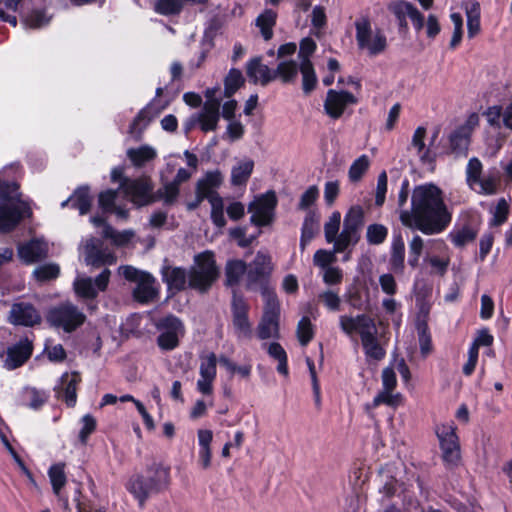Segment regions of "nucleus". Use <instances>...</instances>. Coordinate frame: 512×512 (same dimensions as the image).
Instances as JSON below:
<instances>
[{"instance_id": "obj_40", "label": "nucleus", "mask_w": 512, "mask_h": 512, "mask_svg": "<svg viewBox=\"0 0 512 512\" xmlns=\"http://www.w3.org/2000/svg\"><path fill=\"white\" fill-rule=\"evenodd\" d=\"M299 71L302 75V90L305 95L313 92L318 84V78L313 64H299Z\"/></svg>"}, {"instance_id": "obj_47", "label": "nucleus", "mask_w": 512, "mask_h": 512, "mask_svg": "<svg viewBox=\"0 0 512 512\" xmlns=\"http://www.w3.org/2000/svg\"><path fill=\"white\" fill-rule=\"evenodd\" d=\"M184 6V0H157L154 6L156 13L164 16L178 15Z\"/></svg>"}, {"instance_id": "obj_37", "label": "nucleus", "mask_w": 512, "mask_h": 512, "mask_svg": "<svg viewBox=\"0 0 512 512\" xmlns=\"http://www.w3.org/2000/svg\"><path fill=\"white\" fill-rule=\"evenodd\" d=\"M127 156L135 167H142L147 162L152 161L156 157V151L147 145L140 146L139 148H130L127 151Z\"/></svg>"}, {"instance_id": "obj_44", "label": "nucleus", "mask_w": 512, "mask_h": 512, "mask_svg": "<svg viewBox=\"0 0 512 512\" xmlns=\"http://www.w3.org/2000/svg\"><path fill=\"white\" fill-rule=\"evenodd\" d=\"M64 467L65 465L63 463H57L52 465L48 470L53 492L57 496L60 495V491L65 486L67 481Z\"/></svg>"}, {"instance_id": "obj_58", "label": "nucleus", "mask_w": 512, "mask_h": 512, "mask_svg": "<svg viewBox=\"0 0 512 512\" xmlns=\"http://www.w3.org/2000/svg\"><path fill=\"white\" fill-rule=\"evenodd\" d=\"M482 169V163L477 157H472L469 159L466 168V180L470 185L481 181Z\"/></svg>"}, {"instance_id": "obj_22", "label": "nucleus", "mask_w": 512, "mask_h": 512, "mask_svg": "<svg viewBox=\"0 0 512 512\" xmlns=\"http://www.w3.org/2000/svg\"><path fill=\"white\" fill-rule=\"evenodd\" d=\"M153 102L154 100L143 107L129 126V133L136 139L141 138L143 131L147 128L149 123L164 109V107L155 108Z\"/></svg>"}, {"instance_id": "obj_45", "label": "nucleus", "mask_w": 512, "mask_h": 512, "mask_svg": "<svg viewBox=\"0 0 512 512\" xmlns=\"http://www.w3.org/2000/svg\"><path fill=\"white\" fill-rule=\"evenodd\" d=\"M369 166L370 160L365 154L354 160L348 171L350 181L353 183L360 181L369 169Z\"/></svg>"}, {"instance_id": "obj_34", "label": "nucleus", "mask_w": 512, "mask_h": 512, "mask_svg": "<svg viewBox=\"0 0 512 512\" xmlns=\"http://www.w3.org/2000/svg\"><path fill=\"white\" fill-rule=\"evenodd\" d=\"M299 65L294 60L281 61L273 70L274 80L280 79L283 84H290L296 80Z\"/></svg>"}, {"instance_id": "obj_39", "label": "nucleus", "mask_w": 512, "mask_h": 512, "mask_svg": "<svg viewBox=\"0 0 512 512\" xmlns=\"http://www.w3.org/2000/svg\"><path fill=\"white\" fill-rule=\"evenodd\" d=\"M244 84L242 72L237 68H231L224 78V96L232 97Z\"/></svg>"}, {"instance_id": "obj_56", "label": "nucleus", "mask_w": 512, "mask_h": 512, "mask_svg": "<svg viewBox=\"0 0 512 512\" xmlns=\"http://www.w3.org/2000/svg\"><path fill=\"white\" fill-rule=\"evenodd\" d=\"M317 49L316 42L311 37H305L300 41L299 44V52L298 58L300 59V64L308 63L313 64L311 61V56L315 53Z\"/></svg>"}, {"instance_id": "obj_7", "label": "nucleus", "mask_w": 512, "mask_h": 512, "mask_svg": "<svg viewBox=\"0 0 512 512\" xmlns=\"http://www.w3.org/2000/svg\"><path fill=\"white\" fill-rule=\"evenodd\" d=\"M356 41L359 49H367L370 56L383 53L387 48V37L381 29H376L373 38L369 16H361L355 23Z\"/></svg>"}, {"instance_id": "obj_50", "label": "nucleus", "mask_w": 512, "mask_h": 512, "mask_svg": "<svg viewBox=\"0 0 512 512\" xmlns=\"http://www.w3.org/2000/svg\"><path fill=\"white\" fill-rule=\"evenodd\" d=\"M388 236V228L383 224H370L367 227L366 239L370 245L382 244Z\"/></svg>"}, {"instance_id": "obj_62", "label": "nucleus", "mask_w": 512, "mask_h": 512, "mask_svg": "<svg viewBox=\"0 0 512 512\" xmlns=\"http://www.w3.org/2000/svg\"><path fill=\"white\" fill-rule=\"evenodd\" d=\"M388 178L386 171H382L377 178V186L375 193V205L377 207L383 206L386 200Z\"/></svg>"}, {"instance_id": "obj_25", "label": "nucleus", "mask_w": 512, "mask_h": 512, "mask_svg": "<svg viewBox=\"0 0 512 512\" xmlns=\"http://www.w3.org/2000/svg\"><path fill=\"white\" fill-rule=\"evenodd\" d=\"M155 278L151 273L142 274V279L136 283L133 290V298L141 304L153 302L159 294V290L155 287Z\"/></svg>"}, {"instance_id": "obj_43", "label": "nucleus", "mask_w": 512, "mask_h": 512, "mask_svg": "<svg viewBox=\"0 0 512 512\" xmlns=\"http://www.w3.org/2000/svg\"><path fill=\"white\" fill-rule=\"evenodd\" d=\"M424 251V241L421 236L414 235L409 242L408 260L407 263L411 269L418 268L420 258Z\"/></svg>"}, {"instance_id": "obj_20", "label": "nucleus", "mask_w": 512, "mask_h": 512, "mask_svg": "<svg viewBox=\"0 0 512 512\" xmlns=\"http://www.w3.org/2000/svg\"><path fill=\"white\" fill-rule=\"evenodd\" d=\"M33 353V345L27 338L7 349L5 367L8 370H14L23 366Z\"/></svg>"}, {"instance_id": "obj_53", "label": "nucleus", "mask_w": 512, "mask_h": 512, "mask_svg": "<svg viewBox=\"0 0 512 512\" xmlns=\"http://www.w3.org/2000/svg\"><path fill=\"white\" fill-rule=\"evenodd\" d=\"M38 282L44 283L56 279L60 274L57 264L49 263L37 267L33 272Z\"/></svg>"}, {"instance_id": "obj_14", "label": "nucleus", "mask_w": 512, "mask_h": 512, "mask_svg": "<svg viewBox=\"0 0 512 512\" xmlns=\"http://www.w3.org/2000/svg\"><path fill=\"white\" fill-rule=\"evenodd\" d=\"M250 306L244 295L233 290L231 300L232 324L237 338H252V325L249 320Z\"/></svg>"}, {"instance_id": "obj_23", "label": "nucleus", "mask_w": 512, "mask_h": 512, "mask_svg": "<svg viewBox=\"0 0 512 512\" xmlns=\"http://www.w3.org/2000/svg\"><path fill=\"white\" fill-rule=\"evenodd\" d=\"M388 269L396 275L405 271V242L402 235L394 234L389 250Z\"/></svg>"}, {"instance_id": "obj_29", "label": "nucleus", "mask_w": 512, "mask_h": 512, "mask_svg": "<svg viewBox=\"0 0 512 512\" xmlns=\"http://www.w3.org/2000/svg\"><path fill=\"white\" fill-rule=\"evenodd\" d=\"M320 217L315 210L307 211L302 227L300 236V249L303 251L306 245L311 242L319 231Z\"/></svg>"}, {"instance_id": "obj_63", "label": "nucleus", "mask_w": 512, "mask_h": 512, "mask_svg": "<svg viewBox=\"0 0 512 512\" xmlns=\"http://www.w3.org/2000/svg\"><path fill=\"white\" fill-rule=\"evenodd\" d=\"M401 401V394H392V392L382 391L373 399L372 407H378L380 404H386L391 407H397Z\"/></svg>"}, {"instance_id": "obj_8", "label": "nucleus", "mask_w": 512, "mask_h": 512, "mask_svg": "<svg viewBox=\"0 0 512 512\" xmlns=\"http://www.w3.org/2000/svg\"><path fill=\"white\" fill-rule=\"evenodd\" d=\"M280 302L276 293H267L262 317L257 326V337L260 340L280 338Z\"/></svg>"}, {"instance_id": "obj_18", "label": "nucleus", "mask_w": 512, "mask_h": 512, "mask_svg": "<svg viewBox=\"0 0 512 512\" xmlns=\"http://www.w3.org/2000/svg\"><path fill=\"white\" fill-rule=\"evenodd\" d=\"M160 273L171 295H176L188 287V271L184 267L164 264Z\"/></svg>"}, {"instance_id": "obj_42", "label": "nucleus", "mask_w": 512, "mask_h": 512, "mask_svg": "<svg viewBox=\"0 0 512 512\" xmlns=\"http://www.w3.org/2000/svg\"><path fill=\"white\" fill-rule=\"evenodd\" d=\"M476 184L480 185L481 194L494 195L501 184V174L497 169H493L485 177H481V181H478Z\"/></svg>"}, {"instance_id": "obj_52", "label": "nucleus", "mask_w": 512, "mask_h": 512, "mask_svg": "<svg viewBox=\"0 0 512 512\" xmlns=\"http://www.w3.org/2000/svg\"><path fill=\"white\" fill-rule=\"evenodd\" d=\"M82 428L78 434V440L82 445H87L89 437L96 431L97 429V421L95 417L91 414H85L81 418Z\"/></svg>"}, {"instance_id": "obj_36", "label": "nucleus", "mask_w": 512, "mask_h": 512, "mask_svg": "<svg viewBox=\"0 0 512 512\" xmlns=\"http://www.w3.org/2000/svg\"><path fill=\"white\" fill-rule=\"evenodd\" d=\"M20 185L15 180H8L0 174V202H23L18 192Z\"/></svg>"}, {"instance_id": "obj_57", "label": "nucleus", "mask_w": 512, "mask_h": 512, "mask_svg": "<svg viewBox=\"0 0 512 512\" xmlns=\"http://www.w3.org/2000/svg\"><path fill=\"white\" fill-rule=\"evenodd\" d=\"M117 192L113 189L102 191L98 195V205L103 213H112L116 205Z\"/></svg>"}, {"instance_id": "obj_12", "label": "nucleus", "mask_w": 512, "mask_h": 512, "mask_svg": "<svg viewBox=\"0 0 512 512\" xmlns=\"http://www.w3.org/2000/svg\"><path fill=\"white\" fill-rule=\"evenodd\" d=\"M120 189L125 197L136 207H144L153 204L150 192L154 189V184L149 176L123 179Z\"/></svg>"}, {"instance_id": "obj_33", "label": "nucleus", "mask_w": 512, "mask_h": 512, "mask_svg": "<svg viewBox=\"0 0 512 512\" xmlns=\"http://www.w3.org/2000/svg\"><path fill=\"white\" fill-rule=\"evenodd\" d=\"M254 165L252 159H245L234 165L231 170V185L235 187L246 186L253 173Z\"/></svg>"}, {"instance_id": "obj_49", "label": "nucleus", "mask_w": 512, "mask_h": 512, "mask_svg": "<svg viewBox=\"0 0 512 512\" xmlns=\"http://www.w3.org/2000/svg\"><path fill=\"white\" fill-rule=\"evenodd\" d=\"M341 223V214L338 211L332 213L324 225V234L325 239L328 243H333L335 245V241H338V232Z\"/></svg>"}, {"instance_id": "obj_24", "label": "nucleus", "mask_w": 512, "mask_h": 512, "mask_svg": "<svg viewBox=\"0 0 512 512\" xmlns=\"http://www.w3.org/2000/svg\"><path fill=\"white\" fill-rule=\"evenodd\" d=\"M246 74L249 81L253 84L260 83L262 86H267L270 82L274 81L273 70L262 63L260 56L253 57L247 62Z\"/></svg>"}, {"instance_id": "obj_48", "label": "nucleus", "mask_w": 512, "mask_h": 512, "mask_svg": "<svg viewBox=\"0 0 512 512\" xmlns=\"http://www.w3.org/2000/svg\"><path fill=\"white\" fill-rule=\"evenodd\" d=\"M74 290L78 297L86 300H94L98 296L91 278H83L74 283Z\"/></svg>"}, {"instance_id": "obj_64", "label": "nucleus", "mask_w": 512, "mask_h": 512, "mask_svg": "<svg viewBox=\"0 0 512 512\" xmlns=\"http://www.w3.org/2000/svg\"><path fill=\"white\" fill-rule=\"evenodd\" d=\"M335 253L336 252H334V250L333 251H328L325 249L317 250L313 257L314 265L321 267L323 269L331 266V264L336 261Z\"/></svg>"}, {"instance_id": "obj_17", "label": "nucleus", "mask_w": 512, "mask_h": 512, "mask_svg": "<svg viewBox=\"0 0 512 512\" xmlns=\"http://www.w3.org/2000/svg\"><path fill=\"white\" fill-rule=\"evenodd\" d=\"M81 374L78 371L65 372L60 377V385L54 388L56 397L69 408L75 407L77 403V389L81 382Z\"/></svg>"}, {"instance_id": "obj_35", "label": "nucleus", "mask_w": 512, "mask_h": 512, "mask_svg": "<svg viewBox=\"0 0 512 512\" xmlns=\"http://www.w3.org/2000/svg\"><path fill=\"white\" fill-rule=\"evenodd\" d=\"M72 199V209L78 210L80 215H85L90 211L92 197L90 195L89 186L83 185L75 189L72 194Z\"/></svg>"}, {"instance_id": "obj_28", "label": "nucleus", "mask_w": 512, "mask_h": 512, "mask_svg": "<svg viewBox=\"0 0 512 512\" xmlns=\"http://www.w3.org/2000/svg\"><path fill=\"white\" fill-rule=\"evenodd\" d=\"M114 261V256L111 253H106L99 243L91 241L85 246V262L95 268H99L105 264H111Z\"/></svg>"}, {"instance_id": "obj_26", "label": "nucleus", "mask_w": 512, "mask_h": 512, "mask_svg": "<svg viewBox=\"0 0 512 512\" xmlns=\"http://www.w3.org/2000/svg\"><path fill=\"white\" fill-rule=\"evenodd\" d=\"M18 256L27 265L41 261L47 256V248L38 239L18 245Z\"/></svg>"}, {"instance_id": "obj_46", "label": "nucleus", "mask_w": 512, "mask_h": 512, "mask_svg": "<svg viewBox=\"0 0 512 512\" xmlns=\"http://www.w3.org/2000/svg\"><path fill=\"white\" fill-rule=\"evenodd\" d=\"M297 338L302 346H307L314 338V327L308 316H303L297 325Z\"/></svg>"}, {"instance_id": "obj_38", "label": "nucleus", "mask_w": 512, "mask_h": 512, "mask_svg": "<svg viewBox=\"0 0 512 512\" xmlns=\"http://www.w3.org/2000/svg\"><path fill=\"white\" fill-rule=\"evenodd\" d=\"M362 346L368 358L380 361L386 355L385 349L379 344L377 337L370 333H364Z\"/></svg>"}, {"instance_id": "obj_3", "label": "nucleus", "mask_w": 512, "mask_h": 512, "mask_svg": "<svg viewBox=\"0 0 512 512\" xmlns=\"http://www.w3.org/2000/svg\"><path fill=\"white\" fill-rule=\"evenodd\" d=\"M220 277L215 253L205 250L193 258V265L188 270V287L201 294L208 293Z\"/></svg>"}, {"instance_id": "obj_15", "label": "nucleus", "mask_w": 512, "mask_h": 512, "mask_svg": "<svg viewBox=\"0 0 512 512\" xmlns=\"http://www.w3.org/2000/svg\"><path fill=\"white\" fill-rule=\"evenodd\" d=\"M273 270L271 257L261 251H258L253 261L247 265V288L259 285L264 287L263 295L269 293L266 289V284L270 278Z\"/></svg>"}, {"instance_id": "obj_59", "label": "nucleus", "mask_w": 512, "mask_h": 512, "mask_svg": "<svg viewBox=\"0 0 512 512\" xmlns=\"http://www.w3.org/2000/svg\"><path fill=\"white\" fill-rule=\"evenodd\" d=\"M319 197V189L317 186L312 185L301 195L298 203V210L309 211L310 207L315 204Z\"/></svg>"}, {"instance_id": "obj_31", "label": "nucleus", "mask_w": 512, "mask_h": 512, "mask_svg": "<svg viewBox=\"0 0 512 512\" xmlns=\"http://www.w3.org/2000/svg\"><path fill=\"white\" fill-rule=\"evenodd\" d=\"M278 13L271 9L266 8L261 12L256 20L255 25L259 28L262 38L269 41L273 38V28L276 26Z\"/></svg>"}, {"instance_id": "obj_60", "label": "nucleus", "mask_w": 512, "mask_h": 512, "mask_svg": "<svg viewBox=\"0 0 512 512\" xmlns=\"http://www.w3.org/2000/svg\"><path fill=\"white\" fill-rule=\"evenodd\" d=\"M509 215V204L504 198H500L497 202L493 219L490 223L491 226H501L504 224Z\"/></svg>"}, {"instance_id": "obj_13", "label": "nucleus", "mask_w": 512, "mask_h": 512, "mask_svg": "<svg viewBox=\"0 0 512 512\" xmlns=\"http://www.w3.org/2000/svg\"><path fill=\"white\" fill-rule=\"evenodd\" d=\"M32 214L27 202H0V233H11L24 219L31 218Z\"/></svg>"}, {"instance_id": "obj_1", "label": "nucleus", "mask_w": 512, "mask_h": 512, "mask_svg": "<svg viewBox=\"0 0 512 512\" xmlns=\"http://www.w3.org/2000/svg\"><path fill=\"white\" fill-rule=\"evenodd\" d=\"M399 219L405 227L434 235L446 230L452 221V213L444 202L442 190L430 183L414 188L411 210H401Z\"/></svg>"}, {"instance_id": "obj_11", "label": "nucleus", "mask_w": 512, "mask_h": 512, "mask_svg": "<svg viewBox=\"0 0 512 512\" xmlns=\"http://www.w3.org/2000/svg\"><path fill=\"white\" fill-rule=\"evenodd\" d=\"M480 227V215L467 212L462 215L460 222L449 232L448 239L456 248H463L477 238Z\"/></svg>"}, {"instance_id": "obj_5", "label": "nucleus", "mask_w": 512, "mask_h": 512, "mask_svg": "<svg viewBox=\"0 0 512 512\" xmlns=\"http://www.w3.org/2000/svg\"><path fill=\"white\" fill-rule=\"evenodd\" d=\"M456 430L453 424H441L435 429L442 452L441 458L448 470L457 468L461 463V446Z\"/></svg>"}, {"instance_id": "obj_21", "label": "nucleus", "mask_w": 512, "mask_h": 512, "mask_svg": "<svg viewBox=\"0 0 512 512\" xmlns=\"http://www.w3.org/2000/svg\"><path fill=\"white\" fill-rule=\"evenodd\" d=\"M11 322L15 325L32 327L39 324L41 317L36 308L25 302L15 303L11 309Z\"/></svg>"}, {"instance_id": "obj_27", "label": "nucleus", "mask_w": 512, "mask_h": 512, "mask_svg": "<svg viewBox=\"0 0 512 512\" xmlns=\"http://www.w3.org/2000/svg\"><path fill=\"white\" fill-rule=\"evenodd\" d=\"M471 129L467 126L456 128L449 136L451 153L456 156H467L470 144Z\"/></svg>"}, {"instance_id": "obj_16", "label": "nucleus", "mask_w": 512, "mask_h": 512, "mask_svg": "<svg viewBox=\"0 0 512 512\" xmlns=\"http://www.w3.org/2000/svg\"><path fill=\"white\" fill-rule=\"evenodd\" d=\"M357 102L358 99L350 91L329 89L324 101V110L330 118L337 120L349 105H355Z\"/></svg>"}, {"instance_id": "obj_10", "label": "nucleus", "mask_w": 512, "mask_h": 512, "mask_svg": "<svg viewBox=\"0 0 512 512\" xmlns=\"http://www.w3.org/2000/svg\"><path fill=\"white\" fill-rule=\"evenodd\" d=\"M277 204L278 199L274 190L256 197L248 205V211L252 213L250 222L257 227L270 225L274 220Z\"/></svg>"}, {"instance_id": "obj_6", "label": "nucleus", "mask_w": 512, "mask_h": 512, "mask_svg": "<svg viewBox=\"0 0 512 512\" xmlns=\"http://www.w3.org/2000/svg\"><path fill=\"white\" fill-rule=\"evenodd\" d=\"M47 320L52 326L71 333L84 324L86 315L76 305L66 301L50 308Z\"/></svg>"}, {"instance_id": "obj_32", "label": "nucleus", "mask_w": 512, "mask_h": 512, "mask_svg": "<svg viewBox=\"0 0 512 512\" xmlns=\"http://www.w3.org/2000/svg\"><path fill=\"white\" fill-rule=\"evenodd\" d=\"M465 11L467 17V35L469 39L474 38L480 33L481 24V8L476 0H469L465 3Z\"/></svg>"}, {"instance_id": "obj_41", "label": "nucleus", "mask_w": 512, "mask_h": 512, "mask_svg": "<svg viewBox=\"0 0 512 512\" xmlns=\"http://www.w3.org/2000/svg\"><path fill=\"white\" fill-rule=\"evenodd\" d=\"M267 352L270 357L278 361L277 372L287 376L289 373L288 356L281 344L278 342L270 343Z\"/></svg>"}, {"instance_id": "obj_19", "label": "nucleus", "mask_w": 512, "mask_h": 512, "mask_svg": "<svg viewBox=\"0 0 512 512\" xmlns=\"http://www.w3.org/2000/svg\"><path fill=\"white\" fill-rule=\"evenodd\" d=\"M416 8L414 4L406 0H393L388 3L387 10L395 17L400 35L406 36L409 33L407 18H411Z\"/></svg>"}, {"instance_id": "obj_51", "label": "nucleus", "mask_w": 512, "mask_h": 512, "mask_svg": "<svg viewBox=\"0 0 512 512\" xmlns=\"http://www.w3.org/2000/svg\"><path fill=\"white\" fill-rule=\"evenodd\" d=\"M217 357L213 352L208 353L205 356H201L200 363V376L202 378H216L217 375Z\"/></svg>"}, {"instance_id": "obj_9", "label": "nucleus", "mask_w": 512, "mask_h": 512, "mask_svg": "<svg viewBox=\"0 0 512 512\" xmlns=\"http://www.w3.org/2000/svg\"><path fill=\"white\" fill-rule=\"evenodd\" d=\"M155 327L159 331L156 342L163 351H172L179 344L180 335L185 332L183 322L174 314H167L155 322Z\"/></svg>"}, {"instance_id": "obj_54", "label": "nucleus", "mask_w": 512, "mask_h": 512, "mask_svg": "<svg viewBox=\"0 0 512 512\" xmlns=\"http://www.w3.org/2000/svg\"><path fill=\"white\" fill-rule=\"evenodd\" d=\"M50 21V17L46 15L44 9H34L24 19L27 27L32 29L42 28Z\"/></svg>"}, {"instance_id": "obj_2", "label": "nucleus", "mask_w": 512, "mask_h": 512, "mask_svg": "<svg viewBox=\"0 0 512 512\" xmlns=\"http://www.w3.org/2000/svg\"><path fill=\"white\" fill-rule=\"evenodd\" d=\"M169 484L170 468L154 461L146 466L145 475L135 474L131 476L126 484V489L142 508L151 494L166 490Z\"/></svg>"}, {"instance_id": "obj_4", "label": "nucleus", "mask_w": 512, "mask_h": 512, "mask_svg": "<svg viewBox=\"0 0 512 512\" xmlns=\"http://www.w3.org/2000/svg\"><path fill=\"white\" fill-rule=\"evenodd\" d=\"M365 214L360 205L352 206L344 216L343 228L335 241L334 252H345L350 246L354 247L361 238Z\"/></svg>"}, {"instance_id": "obj_55", "label": "nucleus", "mask_w": 512, "mask_h": 512, "mask_svg": "<svg viewBox=\"0 0 512 512\" xmlns=\"http://www.w3.org/2000/svg\"><path fill=\"white\" fill-rule=\"evenodd\" d=\"M418 335L420 352L422 356H427L433 349L432 337L429 325L422 324L421 327H415Z\"/></svg>"}, {"instance_id": "obj_61", "label": "nucleus", "mask_w": 512, "mask_h": 512, "mask_svg": "<svg viewBox=\"0 0 512 512\" xmlns=\"http://www.w3.org/2000/svg\"><path fill=\"white\" fill-rule=\"evenodd\" d=\"M357 332L361 337V342L363 341L364 333H370L371 335L376 336L377 328L374 319L366 314H359Z\"/></svg>"}, {"instance_id": "obj_30", "label": "nucleus", "mask_w": 512, "mask_h": 512, "mask_svg": "<svg viewBox=\"0 0 512 512\" xmlns=\"http://www.w3.org/2000/svg\"><path fill=\"white\" fill-rule=\"evenodd\" d=\"M225 282L226 287H235L240 284L242 277L246 274L247 264L241 259H229L225 264Z\"/></svg>"}]
</instances>
